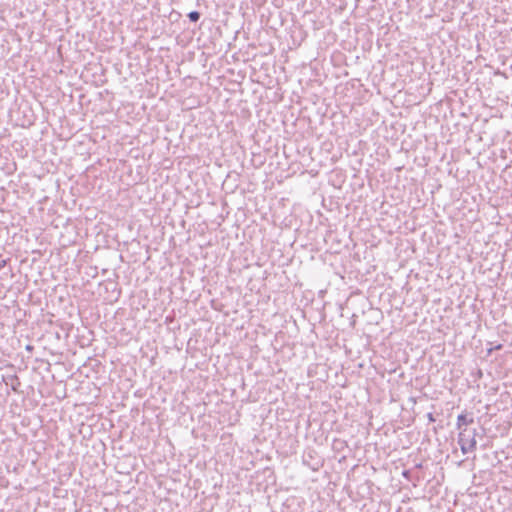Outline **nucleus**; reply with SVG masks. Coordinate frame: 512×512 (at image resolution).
<instances>
[{"instance_id":"f03ea898","label":"nucleus","mask_w":512,"mask_h":512,"mask_svg":"<svg viewBox=\"0 0 512 512\" xmlns=\"http://www.w3.org/2000/svg\"><path fill=\"white\" fill-rule=\"evenodd\" d=\"M188 17L192 22H196L199 20L200 14L197 11H192L188 14Z\"/></svg>"},{"instance_id":"f257e3e1","label":"nucleus","mask_w":512,"mask_h":512,"mask_svg":"<svg viewBox=\"0 0 512 512\" xmlns=\"http://www.w3.org/2000/svg\"><path fill=\"white\" fill-rule=\"evenodd\" d=\"M472 422H473V419L472 418L468 419L466 414H460L457 417L458 428H461L463 425L471 424Z\"/></svg>"}]
</instances>
